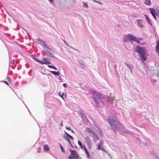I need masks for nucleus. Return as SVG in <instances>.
<instances>
[{"mask_svg": "<svg viewBox=\"0 0 159 159\" xmlns=\"http://www.w3.org/2000/svg\"><path fill=\"white\" fill-rule=\"evenodd\" d=\"M90 92L93 94V99L96 103V107L98 108L99 106L104 107V103L107 101V97L102 96L93 89H91Z\"/></svg>", "mask_w": 159, "mask_h": 159, "instance_id": "obj_1", "label": "nucleus"}, {"mask_svg": "<svg viewBox=\"0 0 159 159\" xmlns=\"http://www.w3.org/2000/svg\"><path fill=\"white\" fill-rule=\"evenodd\" d=\"M107 121L111 126V129L115 133L119 131L120 128L122 126L116 117L114 116H109Z\"/></svg>", "mask_w": 159, "mask_h": 159, "instance_id": "obj_2", "label": "nucleus"}, {"mask_svg": "<svg viewBox=\"0 0 159 159\" xmlns=\"http://www.w3.org/2000/svg\"><path fill=\"white\" fill-rule=\"evenodd\" d=\"M149 71L151 75L153 76H159V71L157 66L155 64L153 66L150 67Z\"/></svg>", "mask_w": 159, "mask_h": 159, "instance_id": "obj_3", "label": "nucleus"}, {"mask_svg": "<svg viewBox=\"0 0 159 159\" xmlns=\"http://www.w3.org/2000/svg\"><path fill=\"white\" fill-rule=\"evenodd\" d=\"M134 51L138 53L140 55L143 54H146L145 48L143 47H141L139 45L137 46L135 49Z\"/></svg>", "mask_w": 159, "mask_h": 159, "instance_id": "obj_4", "label": "nucleus"}, {"mask_svg": "<svg viewBox=\"0 0 159 159\" xmlns=\"http://www.w3.org/2000/svg\"><path fill=\"white\" fill-rule=\"evenodd\" d=\"M70 151L71 155L68 156L69 159H79V156L76 151L70 149Z\"/></svg>", "mask_w": 159, "mask_h": 159, "instance_id": "obj_5", "label": "nucleus"}, {"mask_svg": "<svg viewBox=\"0 0 159 159\" xmlns=\"http://www.w3.org/2000/svg\"><path fill=\"white\" fill-rule=\"evenodd\" d=\"M134 36L130 34H126L124 36L123 40L125 42H126L128 41L132 42V41H133L134 39Z\"/></svg>", "mask_w": 159, "mask_h": 159, "instance_id": "obj_6", "label": "nucleus"}, {"mask_svg": "<svg viewBox=\"0 0 159 159\" xmlns=\"http://www.w3.org/2000/svg\"><path fill=\"white\" fill-rule=\"evenodd\" d=\"M42 60L43 61H41V64L46 65L51 64V62L48 58H44Z\"/></svg>", "mask_w": 159, "mask_h": 159, "instance_id": "obj_7", "label": "nucleus"}, {"mask_svg": "<svg viewBox=\"0 0 159 159\" xmlns=\"http://www.w3.org/2000/svg\"><path fill=\"white\" fill-rule=\"evenodd\" d=\"M84 140H85V143L87 145H90L92 144L91 140L89 136H86L84 138Z\"/></svg>", "mask_w": 159, "mask_h": 159, "instance_id": "obj_8", "label": "nucleus"}, {"mask_svg": "<svg viewBox=\"0 0 159 159\" xmlns=\"http://www.w3.org/2000/svg\"><path fill=\"white\" fill-rule=\"evenodd\" d=\"M79 114L81 116L83 120H85L87 118L86 115L84 113L81 112H79Z\"/></svg>", "mask_w": 159, "mask_h": 159, "instance_id": "obj_9", "label": "nucleus"}, {"mask_svg": "<svg viewBox=\"0 0 159 159\" xmlns=\"http://www.w3.org/2000/svg\"><path fill=\"white\" fill-rule=\"evenodd\" d=\"M49 49L46 50L45 53L46 55L48 56V55H49L51 57H53L56 58V57L53 55V53L49 51Z\"/></svg>", "mask_w": 159, "mask_h": 159, "instance_id": "obj_10", "label": "nucleus"}, {"mask_svg": "<svg viewBox=\"0 0 159 159\" xmlns=\"http://www.w3.org/2000/svg\"><path fill=\"white\" fill-rule=\"evenodd\" d=\"M86 132L88 133L91 134L92 135H93L94 134H95V132L90 128L89 127H87L86 128Z\"/></svg>", "mask_w": 159, "mask_h": 159, "instance_id": "obj_11", "label": "nucleus"}, {"mask_svg": "<svg viewBox=\"0 0 159 159\" xmlns=\"http://www.w3.org/2000/svg\"><path fill=\"white\" fill-rule=\"evenodd\" d=\"M144 16L146 20H147V22L151 26H152V24L151 22V20L145 14Z\"/></svg>", "mask_w": 159, "mask_h": 159, "instance_id": "obj_12", "label": "nucleus"}, {"mask_svg": "<svg viewBox=\"0 0 159 159\" xmlns=\"http://www.w3.org/2000/svg\"><path fill=\"white\" fill-rule=\"evenodd\" d=\"M138 26L141 28H143V26L142 24L143 20H142L138 19L137 20Z\"/></svg>", "mask_w": 159, "mask_h": 159, "instance_id": "obj_13", "label": "nucleus"}, {"mask_svg": "<svg viewBox=\"0 0 159 159\" xmlns=\"http://www.w3.org/2000/svg\"><path fill=\"white\" fill-rule=\"evenodd\" d=\"M63 41L66 46L70 47L72 49L75 50L77 51V52H78L79 53L80 52L78 50L74 48L73 47L70 46L69 45L68 43L65 40H64Z\"/></svg>", "mask_w": 159, "mask_h": 159, "instance_id": "obj_14", "label": "nucleus"}, {"mask_svg": "<svg viewBox=\"0 0 159 159\" xmlns=\"http://www.w3.org/2000/svg\"><path fill=\"white\" fill-rule=\"evenodd\" d=\"M146 54H143L140 55L141 59L142 61H145L147 58V57L145 56Z\"/></svg>", "mask_w": 159, "mask_h": 159, "instance_id": "obj_15", "label": "nucleus"}, {"mask_svg": "<svg viewBox=\"0 0 159 159\" xmlns=\"http://www.w3.org/2000/svg\"><path fill=\"white\" fill-rule=\"evenodd\" d=\"M133 41H135L137 43H138L140 44H145V43H141L140 42V40H139V39H138L135 37L134 36V39H133Z\"/></svg>", "mask_w": 159, "mask_h": 159, "instance_id": "obj_16", "label": "nucleus"}, {"mask_svg": "<svg viewBox=\"0 0 159 159\" xmlns=\"http://www.w3.org/2000/svg\"><path fill=\"white\" fill-rule=\"evenodd\" d=\"M49 72L55 75H60V73L59 71H50Z\"/></svg>", "mask_w": 159, "mask_h": 159, "instance_id": "obj_17", "label": "nucleus"}, {"mask_svg": "<svg viewBox=\"0 0 159 159\" xmlns=\"http://www.w3.org/2000/svg\"><path fill=\"white\" fill-rule=\"evenodd\" d=\"M149 10L150 13L152 15L155 14V11L154 9L152 8H149Z\"/></svg>", "mask_w": 159, "mask_h": 159, "instance_id": "obj_18", "label": "nucleus"}, {"mask_svg": "<svg viewBox=\"0 0 159 159\" xmlns=\"http://www.w3.org/2000/svg\"><path fill=\"white\" fill-rule=\"evenodd\" d=\"M50 148L48 147V145L47 144L43 146V150L44 151H48Z\"/></svg>", "mask_w": 159, "mask_h": 159, "instance_id": "obj_19", "label": "nucleus"}, {"mask_svg": "<svg viewBox=\"0 0 159 159\" xmlns=\"http://www.w3.org/2000/svg\"><path fill=\"white\" fill-rule=\"evenodd\" d=\"M63 138L65 139L69 143H70V141L69 138L68 137V136L66 135H64L63 136Z\"/></svg>", "mask_w": 159, "mask_h": 159, "instance_id": "obj_20", "label": "nucleus"}, {"mask_svg": "<svg viewBox=\"0 0 159 159\" xmlns=\"http://www.w3.org/2000/svg\"><path fill=\"white\" fill-rule=\"evenodd\" d=\"M9 64H13L15 63V60L14 59H12L11 57H9Z\"/></svg>", "mask_w": 159, "mask_h": 159, "instance_id": "obj_21", "label": "nucleus"}, {"mask_svg": "<svg viewBox=\"0 0 159 159\" xmlns=\"http://www.w3.org/2000/svg\"><path fill=\"white\" fill-rule=\"evenodd\" d=\"M125 65L130 69L131 71H132V69H133V66L131 64H129L126 62H125Z\"/></svg>", "mask_w": 159, "mask_h": 159, "instance_id": "obj_22", "label": "nucleus"}, {"mask_svg": "<svg viewBox=\"0 0 159 159\" xmlns=\"http://www.w3.org/2000/svg\"><path fill=\"white\" fill-rule=\"evenodd\" d=\"M144 3L147 5L150 6L151 4V2L150 0H145L144 1Z\"/></svg>", "mask_w": 159, "mask_h": 159, "instance_id": "obj_23", "label": "nucleus"}, {"mask_svg": "<svg viewBox=\"0 0 159 159\" xmlns=\"http://www.w3.org/2000/svg\"><path fill=\"white\" fill-rule=\"evenodd\" d=\"M123 132L126 133H128L129 134H130L131 133V132L129 130H128L125 129V128H124L123 130H122Z\"/></svg>", "mask_w": 159, "mask_h": 159, "instance_id": "obj_24", "label": "nucleus"}, {"mask_svg": "<svg viewBox=\"0 0 159 159\" xmlns=\"http://www.w3.org/2000/svg\"><path fill=\"white\" fill-rule=\"evenodd\" d=\"M90 136L92 137H95V139H96L97 140H98L99 139V138L95 133V134H94L93 135L91 134Z\"/></svg>", "mask_w": 159, "mask_h": 159, "instance_id": "obj_25", "label": "nucleus"}, {"mask_svg": "<svg viewBox=\"0 0 159 159\" xmlns=\"http://www.w3.org/2000/svg\"><path fill=\"white\" fill-rule=\"evenodd\" d=\"M84 151L87 155V158H89L90 157V154L88 152L87 149L86 148H85V149Z\"/></svg>", "mask_w": 159, "mask_h": 159, "instance_id": "obj_26", "label": "nucleus"}, {"mask_svg": "<svg viewBox=\"0 0 159 159\" xmlns=\"http://www.w3.org/2000/svg\"><path fill=\"white\" fill-rule=\"evenodd\" d=\"M43 46L44 49H46V48H48V49H49V50L52 51L51 49V48L47 46V44L46 43H45V45L43 44Z\"/></svg>", "mask_w": 159, "mask_h": 159, "instance_id": "obj_27", "label": "nucleus"}, {"mask_svg": "<svg viewBox=\"0 0 159 159\" xmlns=\"http://www.w3.org/2000/svg\"><path fill=\"white\" fill-rule=\"evenodd\" d=\"M48 66L50 68H52L53 69L56 70H57V68L56 67H55V66H53L52 65H48Z\"/></svg>", "mask_w": 159, "mask_h": 159, "instance_id": "obj_28", "label": "nucleus"}, {"mask_svg": "<svg viewBox=\"0 0 159 159\" xmlns=\"http://www.w3.org/2000/svg\"><path fill=\"white\" fill-rule=\"evenodd\" d=\"M59 145L61 150V151L63 152H65V151L64 150V148L62 146V145L61 144H59Z\"/></svg>", "mask_w": 159, "mask_h": 159, "instance_id": "obj_29", "label": "nucleus"}, {"mask_svg": "<svg viewBox=\"0 0 159 159\" xmlns=\"http://www.w3.org/2000/svg\"><path fill=\"white\" fill-rule=\"evenodd\" d=\"M79 63L82 66L81 67L82 68L83 67H84V63L81 60L79 61Z\"/></svg>", "mask_w": 159, "mask_h": 159, "instance_id": "obj_30", "label": "nucleus"}, {"mask_svg": "<svg viewBox=\"0 0 159 159\" xmlns=\"http://www.w3.org/2000/svg\"><path fill=\"white\" fill-rule=\"evenodd\" d=\"M78 143L79 146L81 147V148L82 149H83V146L82 145V144L81 143V142L80 141H78Z\"/></svg>", "mask_w": 159, "mask_h": 159, "instance_id": "obj_31", "label": "nucleus"}, {"mask_svg": "<svg viewBox=\"0 0 159 159\" xmlns=\"http://www.w3.org/2000/svg\"><path fill=\"white\" fill-rule=\"evenodd\" d=\"M33 59L39 63L41 64V61L38 59L34 57L33 58Z\"/></svg>", "mask_w": 159, "mask_h": 159, "instance_id": "obj_32", "label": "nucleus"}, {"mask_svg": "<svg viewBox=\"0 0 159 159\" xmlns=\"http://www.w3.org/2000/svg\"><path fill=\"white\" fill-rule=\"evenodd\" d=\"M61 94V92H60V93H59V96H60L62 98H63V96L64 95V93H62Z\"/></svg>", "mask_w": 159, "mask_h": 159, "instance_id": "obj_33", "label": "nucleus"}, {"mask_svg": "<svg viewBox=\"0 0 159 159\" xmlns=\"http://www.w3.org/2000/svg\"><path fill=\"white\" fill-rule=\"evenodd\" d=\"M83 7H86V8H88L89 7L87 4L86 3H83Z\"/></svg>", "mask_w": 159, "mask_h": 159, "instance_id": "obj_34", "label": "nucleus"}, {"mask_svg": "<svg viewBox=\"0 0 159 159\" xmlns=\"http://www.w3.org/2000/svg\"><path fill=\"white\" fill-rule=\"evenodd\" d=\"M156 52L159 54V47H156Z\"/></svg>", "mask_w": 159, "mask_h": 159, "instance_id": "obj_35", "label": "nucleus"}, {"mask_svg": "<svg viewBox=\"0 0 159 159\" xmlns=\"http://www.w3.org/2000/svg\"><path fill=\"white\" fill-rule=\"evenodd\" d=\"M100 144H98L97 147V149L98 150H100L101 148V147Z\"/></svg>", "mask_w": 159, "mask_h": 159, "instance_id": "obj_36", "label": "nucleus"}, {"mask_svg": "<svg viewBox=\"0 0 159 159\" xmlns=\"http://www.w3.org/2000/svg\"><path fill=\"white\" fill-rule=\"evenodd\" d=\"M68 136L69 138H70L71 140H73L74 139L73 137L71 135H70V134L68 135Z\"/></svg>", "mask_w": 159, "mask_h": 159, "instance_id": "obj_37", "label": "nucleus"}, {"mask_svg": "<svg viewBox=\"0 0 159 159\" xmlns=\"http://www.w3.org/2000/svg\"><path fill=\"white\" fill-rule=\"evenodd\" d=\"M159 47V40H158L157 42V45H156V47Z\"/></svg>", "mask_w": 159, "mask_h": 159, "instance_id": "obj_38", "label": "nucleus"}, {"mask_svg": "<svg viewBox=\"0 0 159 159\" xmlns=\"http://www.w3.org/2000/svg\"><path fill=\"white\" fill-rule=\"evenodd\" d=\"M1 82H4L7 85H9V84L6 81H1Z\"/></svg>", "mask_w": 159, "mask_h": 159, "instance_id": "obj_39", "label": "nucleus"}, {"mask_svg": "<svg viewBox=\"0 0 159 159\" xmlns=\"http://www.w3.org/2000/svg\"><path fill=\"white\" fill-rule=\"evenodd\" d=\"M93 2H97V3H98L101 5H102V3L101 2H99V1H96L95 0H93Z\"/></svg>", "mask_w": 159, "mask_h": 159, "instance_id": "obj_40", "label": "nucleus"}, {"mask_svg": "<svg viewBox=\"0 0 159 159\" xmlns=\"http://www.w3.org/2000/svg\"><path fill=\"white\" fill-rule=\"evenodd\" d=\"M37 41H38L39 42V43H42V42H43V40H41V39H37Z\"/></svg>", "mask_w": 159, "mask_h": 159, "instance_id": "obj_41", "label": "nucleus"}, {"mask_svg": "<svg viewBox=\"0 0 159 159\" xmlns=\"http://www.w3.org/2000/svg\"><path fill=\"white\" fill-rule=\"evenodd\" d=\"M100 150H101L102 151L104 152H106V150L103 148H101Z\"/></svg>", "mask_w": 159, "mask_h": 159, "instance_id": "obj_42", "label": "nucleus"}, {"mask_svg": "<svg viewBox=\"0 0 159 159\" xmlns=\"http://www.w3.org/2000/svg\"><path fill=\"white\" fill-rule=\"evenodd\" d=\"M107 100H107V103H108L109 102H111V100L110 99H109V98H108L107 97Z\"/></svg>", "mask_w": 159, "mask_h": 159, "instance_id": "obj_43", "label": "nucleus"}, {"mask_svg": "<svg viewBox=\"0 0 159 159\" xmlns=\"http://www.w3.org/2000/svg\"><path fill=\"white\" fill-rule=\"evenodd\" d=\"M40 151V148H38L37 149V152L38 153H39Z\"/></svg>", "mask_w": 159, "mask_h": 159, "instance_id": "obj_44", "label": "nucleus"}, {"mask_svg": "<svg viewBox=\"0 0 159 159\" xmlns=\"http://www.w3.org/2000/svg\"><path fill=\"white\" fill-rule=\"evenodd\" d=\"M66 128L68 130H70L71 129V128L70 127H68L67 126H66Z\"/></svg>", "mask_w": 159, "mask_h": 159, "instance_id": "obj_45", "label": "nucleus"}, {"mask_svg": "<svg viewBox=\"0 0 159 159\" xmlns=\"http://www.w3.org/2000/svg\"><path fill=\"white\" fill-rule=\"evenodd\" d=\"M63 86L65 88H67V84H65V83H64L63 84Z\"/></svg>", "mask_w": 159, "mask_h": 159, "instance_id": "obj_46", "label": "nucleus"}, {"mask_svg": "<svg viewBox=\"0 0 159 159\" xmlns=\"http://www.w3.org/2000/svg\"><path fill=\"white\" fill-rule=\"evenodd\" d=\"M153 16V17H154V19L156 20L157 19V17H156V14H154V15H152Z\"/></svg>", "mask_w": 159, "mask_h": 159, "instance_id": "obj_47", "label": "nucleus"}, {"mask_svg": "<svg viewBox=\"0 0 159 159\" xmlns=\"http://www.w3.org/2000/svg\"><path fill=\"white\" fill-rule=\"evenodd\" d=\"M41 45L42 46H43V44L45 45V43L43 41V42H42V43H40Z\"/></svg>", "mask_w": 159, "mask_h": 159, "instance_id": "obj_48", "label": "nucleus"}, {"mask_svg": "<svg viewBox=\"0 0 159 159\" xmlns=\"http://www.w3.org/2000/svg\"><path fill=\"white\" fill-rule=\"evenodd\" d=\"M91 145H92V144H90V145H88V146L89 147V148L90 149H91Z\"/></svg>", "mask_w": 159, "mask_h": 159, "instance_id": "obj_49", "label": "nucleus"}, {"mask_svg": "<svg viewBox=\"0 0 159 159\" xmlns=\"http://www.w3.org/2000/svg\"><path fill=\"white\" fill-rule=\"evenodd\" d=\"M93 140L94 143H96L97 141V139H95V137H93Z\"/></svg>", "mask_w": 159, "mask_h": 159, "instance_id": "obj_50", "label": "nucleus"}, {"mask_svg": "<svg viewBox=\"0 0 159 159\" xmlns=\"http://www.w3.org/2000/svg\"><path fill=\"white\" fill-rule=\"evenodd\" d=\"M99 144H100V146H102L103 144V142L102 141H100V143Z\"/></svg>", "mask_w": 159, "mask_h": 159, "instance_id": "obj_51", "label": "nucleus"}, {"mask_svg": "<svg viewBox=\"0 0 159 159\" xmlns=\"http://www.w3.org/2000/svg\"><path fill=\"white\" fill-rule=\"evenodd\" d=\"M151 82L152 83H154L156 82V80H151Z\"/></svg>", "mask_w": 159, "mask_h": 159, "instance_id": "obj_52", "label": "nucleus"}, {"mask_svg": "<svg viewBox=\"0 0 159 159\" xmlns=\"http://www.w3.org/2000/svg\"><path fill=\"white\" fill-rule=\"evenodd\" d=\"M64 132H65V134H66V135L67 136H68V135L69 134L68 133H67L65 131H64Z\"/></svg>", "mask_w": 159, "mask_h": 159, "instance_id": "obj_53", "label": "nucleus"}, {"mask_svg": "<svg viewBox=\"0 0 159 159\" xmlns=\"http://www.w3.org/2000/svg\"><path fill=\"white\" fill-rule=\"evenodd\" d=\"M64 132H65V134H66V135L67 136H68V135L69 134L68 133H67L65 131H64Z\"/></svg>", "mask_w": 159, "mask_h": 159, "instance_id": "obj_54", "label": "nucleus"}, {"mask_svg": "<svg viewBox=\"0 0 159 159\" xmlns=\"http://www.w3.org/2000/svg\"><path fill=\"white\" fill-rule=\"evenodd\" d=\"M48 1L50 3H52L54 2V0H48Z\"/></svg>", "mask_w": 159, "mask_h": 159, "instance_id": "obj_55", "label": "nucleus"}, {"mask_svg": "<svg viewBox=\"0 0 159 159\" xmlns=\"http://www.w3.org/2000/svg\"><path fill=\"white\" fill-rule=\"evenodd\" d=\"M63 120H61V123H60V125L61 126H62L63 125Z\"/></svg>", "mask_w": 159, "mask_h": 159, "instance_id": "obj_56", "label": "nucleus"}, {"mask_svg": "<svg viewBox=\"0 0 159 159\" xmlns=\"http://www.w3.org/2000/svg\"><path fill=\"white\" fill-rule=\"evenodd\" d=\"M138 39L139 40H143V39L142 38H139L137 39Z\"/></svg>", "mask_w": 159, "mask_h": 159, "instance_id": "obj_57", "label": "nucleus"}, {"mask_svg": "<svg viewBox=\"0 0 159 159\" xmlns=\"http://www.w3.org/2000/svg\"><path fill=\"white\" fill-rule=\"evenodd\" d=\"M116 67H117V65H114V67L115 68V70H116Z\"/></svg>", "mask_w": 159, "mask_h": 159, "instance_id": "obj_58", "label": "nucleus"}, {"mask_svg": "<svg viewBox=\"0 0 159 159\" xmlns=\"http://www.w3.org/2000/svg\"><path fill=\"white\" fill-rule=\"evenodd\" d=\"M7 80L8 81H9L10 79V78L9 77H7Z\"/></svg>", "mask_w": 159, "mask_h": 159, "instance_id": "obj_59", "label": "nucleus"}, {"mask_svg": "<svg viewBox=\"0 0 159 159\" xmlns=\"http://www.w3.org/2000/svg\"><path fill=\"white\" fill-rule=\"evenodd\" d=\"M83 148L84 149V150H85V148H86L85 146L84 145H83Z\"/></svg>", "mask_w": 159, "mask_h": 159, "instance_id": "obj_60", "label": "nucleus"}, {"mask_svg": "<svg viewBox=\"0 0 159 159\" xmlns=\"http://www.w3.org/2000/svg\"><path fill=\"white\" fill-rule=\"evenodd\" d=\"M69 144H70V145H71V147L72 148H74L73 146L72 145V144H71V142H70V143H69Z\"/></svg>", "mask_w": 159, "mask_h": 159, "instance_id": "obj_61", "label": "nucleus"}, {"mask_svg": "<svg viewBox=\"0 0 159 159\" xmlns=\"http://www.w3.org/2000/svg\"><path fill=\"white\" fill-rule=\"evenodd\" d=\"M70 131H71V132L74 133H75L74 131L73 130H70Z\"/></svg>", "mask_w": 159, "mask_h": 159, "instance_id": "obj_62", "label": "nucleus"}, {"mask_svg": "<svg viewBox=\"0 0 159 159\" xmlns=\"http://www.w3.org/2000/svg\"><path fill=\"white\" fill-rule=\"evenodd\" d=\"M75 148L77 149H78V148L76 146H75Z\"/></svg>", "mask_w": 159, "mask_h": 159, "instance_id": "obj_63", "label": "nucleus"}, {"mask_svg": "<svg viewBox=\"0 0 159 159\" xmlns=\"http://www.w3.org/2000/svg\"><path fill=\"white\" fill-rule=\"evenodd\" d=\"M155 159H159V157H157L156 158H155Z\"/></svg>", "mask_w": 159, "mask_h": 159, "instance_id": "obj_64", "label": "nucleus"}]
</instances>
